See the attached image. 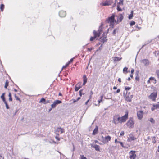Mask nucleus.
Wrapping results in <instances>:
<instances>
[{"mask_svg": "<svg viewBox=\"0 0 159 159\" xmlns=\"http://www.w3.org/2000/svg\"><path fill=\"white\" fill-rule=\"evenodd\" d=\"M103 25V24L102 23H101V25L99 27V29L98 31V32H97L96 31L94 30L93 31V33L94 34V37H91L90 38V41H92L93 40L96 38L97 37H99L100 36V35L102 33V26Z\"/></svg>", "mask_w": 159, "mask_h": 159, "instance_id": "obj_1", "label": "nucleus"}, {"mask_svg": "<svg viewBox=\"0 0 159 159\" xmlns=\"http://www.w3.org/2000/svg\"><path fill=\"white\" fill-rule=\"evenodd\" d=\"M115 15L113 14L111 16L109 17L106 21L107 23H110V25L112 28L114 27V22L116 23V20L115 19Z\"/></svg>", "mask_w": 159, "mask_h": 159, "instance_id": "obj_2", "label": "nucleus"}, {"mask_svg": "<svg viewBox=\"0 0 159 159\" xmlns=\"http://www.w3.org/2000/svg\"><path fill=\"white\" fill-rule=\"evenodd\" d=\"M134 120L132 117H131L127 122L126 125L129 128H132L134 127Z\"/></svg>", "mask_w": 159, "mask_h": 159, "instance_id": "obj_3", "label": "nucleus"}, {"mask_svg": "<svg viewBox=\"0 0 159 159\" xmlns=\"http://www.w3.org/2000/svg\"><path fill=\"white\" fill-rule=\"evenodd\" d=\"M157 91L152 93L148 96V98L153 101H155L156 98L157 97Z\"/></svg>", "mask_w": 159, "mask_h": 159, "instance_id": "obj_4", "label": "nucleus"}, {"mask_svg": "<svg viewBox=\"0 0 159 159\" xmlns=\"http://www.w3.org/2000/svg\"><path fill=\"white\" fill-rule=\"evenodd\" d=\"M113 121L116 125L118 124L119 123H120V117L118 115L114 116H113Z\"/></svg>", "mask_w": 159, "mask_h": 159, "instance_id": "obj_5", "label": "nucleus"}, {"mask_svg": "<svg viewBox=\"0 0 159 159\" xmlns=\"http://www.w3.org/2000/svg\"><path fill=\"white\" fill-rule=\"evenodd\" d=\"M133 98V95L129 92H126L125 95V100L128 102H130Z\"/></svg>", "mask_w": 159, "mask_h": 159, "instance_id": "obj_6", "label": "nucleus"}, {"mask_svg": "<svg viewBox=\"0 0 159 159\" xmlns=\"http://www.w3.org/2000/svg\"><path fill=\"white\" fill-rule=\"evenodd\" d=\"M128 112L127 111H126L125 115L120 117V123L125 122L128 118Z\"/></svg>", "mask_w": 159, "mask_h": 159, "instance_id": "obj_7", "label": "nucleus"}, {"mask_svg": "<svg viewBox=\"0 0 159 159\" xmlns=\"http://www.w3.org/2000/svg\"><path fill=\"white\" fill-rule=\"evenodd\" d=\"M116 17L117 18V20L116 22V24H118L121 22L124 18V16L122 14H119L116 15Z\"/></svg>", "mask_w": 159, "mask_h": 159, "instance_id": "obj_8", "label": "nucleus"}, {"mask_svg": "<svg viewBox=\"0 0 159 159\" xmlns=\"http://www.w3.org/2000/svg\"><path fill=\"white\" fill-rule=\"evenodd\" d=\"M135 151H131L129 152L130 159H135L136 157V155L135 154Z\"/></svg>", "mask_w": 159, "mask_h": 159, "instance_id": "obj_9", "label": "nucleus"}, {"mask_svg": "<svg viewBox=\"0 0 159 159\" xmlns=\"http://www.w3.org/2000/svg\"><path fill=\"white\" fill-rule=\"evenodd\" d=\"M102 142L105 143H107L111 140V137L110 136H107L105 137L102 136Z\"/></svg>", "mask_w": 159, "mask_h": 159, "instance_id": "obj_10", "label": "nucleus"}, {"mask_svg": "<svg viewBox=\"0 0 159 159\" xmlns=\"http://www.w3.org/2000/svg\"><path fill=\"white\" fill-rule=\"evenodd\" d=\"M61 101L59 100H56L51 105L52 108H55L57 105L61 103Z\"/></svg>", "mask_w": 159, "mask_h": 159, "instance_id": "obj_11", "label": "nucleus"}, {"mask_svg": "<svg viewBox=\"0 0 159 159\" xmlns=\"http://www.w3.org/2000/svg\"><path fill=\"white\" fill-rule=\"evenodd\" d=\"M136 139L132 134H130L129 135L127 141L131 142L132 141L135 140Z\"/></svg>", "mask_w": 159, "mask_h": 159, "instance_id": "obj_12", "label": "nucleus"}, {"mask_svg": "<svg viewBox=\"0 0 159 159\" xmlns=\"http://www.w3.org/2000/svg\"><path fill=\"white\" fill-rule=\"evenodd\" d=\"M143 112L142 111H139L137 112L138 118L139 120H141L143 116Z\"/></svg>", "mask_w": 159, "mask_h": 159, "instance_id": "obj_13", "label": "nucleus"}, {"mask_svg": "<svg viewBox=\"0 0 159 159\" xmlns=\"http://www.w3.org/2000/svg\"><path fill=\"white\" fill-rule=\"evenodd\" d=\"M59 132H60L61 133H63L64 132L63 129L61 128H57V129L55 133L57 135L59 136V134L58 133Z\"/></svg>", "mask_w": 159, "mask_h": 159, "instance_id": "obj_14", "label": "nucleus"}, {"mask_svg": "<svg viewBox=\"0 0 159 159\" xmlns=\"http://www.w3.org/2000/svg\"><path fill=\"white\" fill-rule=\"evenodd\" d=\"M112 3V2L111 1H106L104 2L101 3V5L103 6H109L111 5Z\"/></svg>", "mask_w": 159, "mask_h": 159, "instance_id": "obj_15", "label": "nucleus"}, {"mask_svg": "<svg viewBox=\"0 0 159 159\" xmlns=\"http://www.w3.org/2000/svg\"><path fill=\"white\" fill-rule=\"evenodd\" d=\"M82 87L81 82H79L75 86V91H77L80 88Z\"/></svg>", "mask_w": 159, "mask_h": 159, "instance_id": "obj_16", "label": "nucleus"}, {"mask_svg": "<svg viewBox=\"0 0 159 159\" xmlns=\"http://www.w3.org/2000/svg\"><path fill=\"white\" fill-rule=\"evenodd\" d=\"M66 12L63 11H61L59 12V16L61 17H64L66 16Z\"/></svg>", "mask_w": 159, "mask_h": 159, "instance_id": "obj_17", "label": "nucleus"}, {"mask_svg": "<svg viewBox=\"0 0 159 159\" xmlns=\"http://www.w3.org/2000/svg\"><path fill=\"white\" fill-rule=\"evenodd\" d=\"M141 62H142L146 66H148L149 64L148 60L147 59H144L141 60Z\"/></svg>", "mask_w": 159, "mask_h": 159, "instance_id": "obj_18", "label": "nucleus"}, {"mask_svg": "<svg viewBox=\"0 0 159 159\" xmlns=\"http://www.w3.org/2000/svg\"><path fill=\"white\" fill-rule=\"evenodd\" d=\"M121 58H120L117 57H115L113 59V61L115 63H116L117 61H120Z\"/></svg>", "mask_w": 159, "mask_h": 159, "instance_id": "obj_19", "label": "nucleus"}, {"mask_svg": "<svg viewBox=\"0 0 159 159\" xmlns=\"http://www.w3.org/2000/svg\"><path fill=\"white\" fill-rule=\"evenodd\" d=\"M98 130V128L97 126H96L94 130H93L92 134L93 135H95L97 133Z\"/></svg>", "mask_w": 159, "mask_h": 159, "instance_id": "obj_20", "label": "nucleus"}, {"mask_svg": "<svg viewBox=\"0 0 159 159\" xmlns=\"http://www.w3.org/2000/svg\"><path fill=\"white\" fill-rule=\"evenodd\" d=\"M83 85H84L85 84L87 83V79L86 75H84L83 77Z\"/></svg>", "mask_w": 159, "mask_h": 159, "instance_id": "obj_21", "label": "nucleus"}, {"mask_svg": "<svg viewBox=\"0 0 159 159\" xmlns=\"http://www.w3.org/2000/svg\"><path fill=\"white\" fill-rule=\"evenodd\" d=\"M158 108V106L157 104H154L153 105V106L151 108V110L152 111H153L154 110L157 109Z\"/></svg>", "mask_w": 159, "mask_h": 159, "instance_id": "obj_22", "label": "nucleus"}, {"mask_svg": "<svg viewBox=\"0 0 159 159\" xmlns=\"http://www.w3.org/2000/svg\"><path fill=\"white\" fill-rule=\"evenodd\" d=\"M93 147L95 148V150H96L97 151H99V150H100L99 147L98 145H94Z\"/></svg>", "mask_w": 159, "mask_h": 159, "instance_id": "obj_23", "label": "nucleus"}, {"mask_svg": "<svg viewBox=\"0 0 159 159\" xmlns=\"http://www.w3.org/2000/svg\"><path fill=\"white\" fill-rule=\"evenodd\" d=\"M5 95V93H3L2 94L1 96V99L2 100L3 102L6 101L4 97Z\"/></svg>", "mask_w": 159, "mask_h": 159, "instance_id": "obj_24", "label": "nucleus"}, {"mask_svg": "<svg viewBox=\"0 0 159 159\" xmlns=\"http://www.w3.org/2000/svg\"><path fill=\"white\" fill-rule=\"evenodd\" d=\"M149 79L151 80H153V83L154 84L156 83V80L155 79V78L154 77H150Z\"/></svg>", "mask_w": 159, "mask_h": 159, "instance_id": "obj_25", "label": "nucleus"}, {"mask_svg": "<svg viewBox=\"0 0 159 159\" xmlns=\"http://www.w3.org/2000/svg\"><path fill=\"white\" fill-rule=\"evenodd\" d=\"M8 96L9 97V101H12V97H11V93L10 92H9V93Z\"/></svg>", "mask_w": 159, "mask_h": 159, "instance_id": "obj_26", "label": "nucleus"}, {"mask_svg": "<svg viewBox=\"0 0 159 159\" xmlns=\"http://www.w3.org/2000/svg\"><path fill=\"white\" fill-rule=\"evenodd\" d=\"M103 96H101L100 97L101 99L100 100H98V106H99L100 105V103L102 102V100Z\"/></svg>", "mask_w": 159, "mask_h": 159, "instance_id": "obj_27", "label": "nucleus"}, {"mask_svg": "<svg viewBox=\"0 0 159 159\" xmlns=\"http://www.w3.org/2000/svg\"><path fill=\"white\" fill-rule=\"evenodd\" d=\"M3 102L5 105L6 108L7 109H9V106L8 105L6 101H5Z\"/></svg>", "mask_w": 159, "mask_h": 159, "instance_id": "obj_28", "label": "nucleus"}, {"mask_svg": "<svg viewBox=\"0 0 159 159\" xmlns=\"http://www.w3.org/2000/svg\"><path fill=\"white\" fill-rule=\"evenodd\" d=\"M118 29L117 28L114 29L112 33V34L113 35H115L116 34V33L118 31Z\"/></svg>", "mask_w": 159, "mask_h": 159, "instance_id": "obj_29", "label": "nucleus"}, {"mask_svg": "<svg viewBox=\"0 0 159 159\" xmlns=\"http://www.w3.org/2000/svg\"><path fill=\"white\" fill-rule=\"evenodd\" d=\"M4 8V5L3 4H2L1 5L0 9L2 11H3Z\"/></svg>", "mask_w": 159, "mask_h": 159, "instance_id": "obj_30", "label": "nucleus"}, {"mask_svg": "<svg viewBox=\"0 0 159 159\" xmlns=\"http://www.w3.org/2000/svg\"><path fill=\"white\" fill-rule=\"evenodd\" d=\"M14 96H15V98L16 99V100H19L20 102H21V100H20V98L18 96H17L16 95V94H14Z\"/></svg>", "mask_w": 159, "mask_h": 159, "instance_id": "obj_31", "label": "nucleus"}, {"mask_svg": "<svg viewBox=\"0 0 159 159\" xmlns=\"http://www.w3.org/2000/svg\"><path fill=\"white\" fill-rule=\"evenodd\" d=\"M8 81L7 80L5 82V85L4 87L5 88H7V87L8 86Z\"/></svg>", "mask_w": 159, "mask_h": 159, "instance_id": "obj_32", "label": "nucleus"}, {"mask_svg": "<svg viewBox=\"0 0 159 159\" xmlns=\"http://www.w3.org/2000/svg\"><path fill=\"white\" fill-rule=\"evenodd\" d=\"M127 70H128L127 68L126 67L124 68L123 69V72L124 73L125 72H126V73H127Z\"/></svg>", "mask_w": 159, "mask_h": 159, "instance_id": "obj_33", "label": "nucleus"}, {"mask_svg": "<svg viewBox=\"0 0 159 159\" xmlns=\"http://www.w3.org/2000/svg\"><path fill=\"white\" fill-rule=\"evenodd\" d=\"M69 63H68V62H67L66 65H65V66H64L62 68V69H61V70H62L63 69V68H66L67 66H68L69 65Z\"/></svg>", "mask_w": 159, "mask_h": 159, "instance_id": "obj_34", "label": "nucleus"}, {"mask_svg": "<svg viewBox=\"0 0 159 159\" xmlns=\"http://www.w3.org/2000/svg\"><path fill=\"white\" fill-rule=\"evenodd\" d=\"M149 120L152 124L155 123V120L152 118H151Z\"/></svg>", "mask_w": 159, "mask_h": 159, "instance_id": "obj_35", "label": "nucleus"}, {"mask_svg": "<svg viewBox=\"0 0 159 159\" xmlns=\"http://www.w3.org/2000/svg\"><path fill=\"white\" fill-rule=\"evenodd\" d=\"M45 99L43 98H42L39 102V103H41L43 102H45Z\"/></svg>", "mask_w": 159, "mask_h": 159, "instance_id": "obj_36", "label": "nucleus"}, {"mask_svg": "<svg viewBox=\"0 0 159 159\" xmlns=\"http://www.w3.org/2000/svg\"><path fill=\"white\" fill-rule=\"evenodd\" d=\"M123 0H120V1H119V2L118 3V4H119L120 5H123Z\"/></svg>", "mask_w": 159, "mask_h": 159, "instance_id": "obj_37", "label": "nucleus"}, {"mask_svg": "<svg viewBox=\"0 0 159 159\" xmlns=\"http://www.w3.org/2000/svg\"><path fill=\"white\" fill-rule=\"evenodd\" d=\"M156 73L157 74V77L159 79V70H157Z\"/></svg>", "mask_w": 159, "mask_h": 159, "instance_id": "obj_38", "label": "nucleus"}, {"mask_svg": "<svg viewBox=\"0 0 159 159\" xmlns=\"http://www.w3.org/2000/svg\"><path fill=\"white\" fill-rule=\"evenodd\" d=\"M135 22L134 21H132L130 23V25L131 26H132L133 25H134L135 24Z\"/></svg>", "mask_w": 159, "mask_h": 159, "instance_id": "obj_39", "label": "nucleus"}, {"mask_svg": "<svg viewBox=\"0 0 159 159\" xmlns=\"http://www.w3.org/2000/svg\"><path fill=\"white\" fill-rule=\"evenodd\" d=\"M117 10L118 11H122L121 9L120 8L119 6V5H118L117 6Z\"/></svg>", "mask_w": 159, "mask_h": 159, "instance_id": "obj_40", "label": "nucleus"}, {"mask_svg": "<svg viewBox=\"0 0 159 159\" xmlns=\"http://www.w3.org/2000/svg\"><path fill=\"white\" fill-rule=\"evenodd\" d=\"M130 89L131 88L129 87H125V90H130Z\"/></svg>", "mask_w": 159, "mask_h": 159, "instance_id": "obj_41", "label": "nucleus"}, {"mask_svg": "<svg viewBox=\"0 0 159 159\" xmlns=\"http://www.w3.org/2000/svg\"><path fill=\"white\" fill-rule=\"evenodd\" d=\"M133 17V15H132V14H130L128 16V18L129 19H130L132 18Z\"/></svg>", "mask_w": 159, "mask_h": 159, "instance_id": "obj_42", "label": "nucleus"}, {"mask_svg": "<svg viewBox=\"0 0 159 159\" xmlns=\"http://www.w3.org/2000/svg\"><path fill=\"white\" fill-rule=\"evenodd\" d=\"M74 59V58H72L71 59H70V60L68 62V63H69V64L70 63L72 62L73 61Z\"/></svg>", "mask_w": 159, "mask_h": 159, "instance_id": "obj_43", "label": "nucleus"}, {"mask_svg": "<svg viewBox=\"0 0 159 159\" xmlns=\"http://www.w3.org/2000/svg\"><path fill=\"white\" fill-rule=\"evenodd\" d=\"M118 143H120V145L122 147H125L124 146V145H123L122 142L120 141V142H118Z\"/></svg>", "mask_w": 159, "mask_h": 159, "instance_id": "obj_44", "label": "nucleus"}, {"mask_svg": "<svg viewBox=\"0 0 159 159\" xmlns=\"http://www.w3.org/2000/svg\"><path fill=\"white\" fill-rule=\"evenodd\" d=\"M135 79L136 80H137L138 81H139V76H136Z\"/></svg>", "mask_w": 159, "mask_h": 159, "instance_id": "obj_45", "label": "nucleus"}, {"mask_svg": "<svg viewBox=\"0 0 159 159\" xmlns=\"http://www.w3.org/2000/svg\"><path fill=\"white\" fill-rule=\"evenodd\" d=\"M83 90L81 89L80 91V96H81L82 94V91Z\"/></svg>", "mask_w": 159, "mask_h": 159, "instance_id": "obj_46", "label": "nucleus"}, {"mask_svg": "<svg viewBox=\"0 0 159 159\" xmlns=\"http://www.w3.org/2000/svg\"><path fill=\"white\" fill-rule=\"evenodd\" d=\"M81 156V159H87V158L84 157L83 155H82Z\"/></svg>", "mask_w": 159, "mask_h": 159, "instance_id": "obj_47", "label": "nucleus"}, {"mask_svg": "<svg viewBox=\"0 0 159 159\" xmlns=\"http://www.w3.org/2000/svg\"><path fill=\"white\" fill-rule=\"evenodd\" d=\"M120 134V136L123 135L124 134V131H121Z\"/></svg>", "mask_w": 159, "mask_h": 159, "instance_id": "obj_48", "label": "nucleus"}, {"mask_svg": "<svg viewBox=\"0 0 159 159\" xmlns=\"http://www.w3.org/2000/svg\"><path fill=\"white\" fill-rule=\"evenodd\" d=\"M120 89H118L117 90L116 92H114V93H118L120 92Z\"/></svg>", "mask_w": 159, "mask_h": 159, "instance_id": "obj_49", "label": "nucleus"}, {"mask_svg": "<svg viewBox=\"0 0 159 159\" xmlns=\"http://www.w3.org/2000/svg\"><path fill=\"white\" fill-rule=\"evenodd\" d=\"M139 72L138 71H137L136 72L135 75L136 76H139Z\"/></svg>", "mask_w": 159, "mask_h": 159, "instance_id": "obj_50", "label": "nucleus"}, {"mask_svg": "<svg viewBox=\"0 0 159 159\" xmlns=\"http://www.w3.org/2000/svg\"><path fill=\"white\" fill-rule=\"evenodd\" d=\"M58 136L57 135V136H56L55 137V138L58 141L60 140V138L58 137Z\"/></svg>", "mask_w": 159, "mask_h": 159, "instance_id": "obj_51", "label": "nucleus"}, {"mask_svg": "<svg viewBox=\"0 0 159 159\" xmlns=\"http://www.w3.org/2000/svg\"><path fill=\"white\" fill-rule=\"evenodd\" d=\"M106 38V37L104 39V38H103V39H102V42L104 43L106 40H105Z\"/></svg>", "mask_w": 159, "mask_h": 159, "instance_id": "obj_52", "label": "nucleus"}, {"mask_svg": "<svg viewBox=\"0 0 159 159\" xmlns=\"http://www.w3.org/2000/svg\"><path fill=\"white\" fill-rule=\"evenodd\" d=\"M134 71V70L132 68L131 70V74H133Z\"/></svg>", "mask_w": 159, "mask_h": 159, "instance_id": "obj_53", "label": "nucleus"}, {"mask_svg": "<svg viewBox=\"0 0 159 159\" xmlns=\"http://www.w3.org/2000/svg\"><path fill=\"white\" fill-rule=\"evenodd\" d=\"M92 48H89L88 49V50L89 51H91L92 50Z\"/></svg>", "mask_w": 159, "mask_h": 159, "instance_id": "obj_54", "label": "nucleus"}, {"mask_svg": "<svg viewBox=\"0 0 159 159\" xmlns=\"http://www.w3.org/2000/svg\"><path fill=\"white\" fill-rule=\"evenodd\" d=\"M118 141L117 140V139H116L115 140V143H118Z\"/></svg>", "mask_w": 159, "mask_h": 159, "instance_id": "obj_55", "label": "nucleus"}, {"mask_svg": "<svg viewBox=\"0 0 159 159\" xmlns=\"http://www.w3.org/2000/svg\"><path fill=\"white\" fill-rule=\"evenodd\" d=\"M118 80L120 83L121 82V79L120 78H119L118 79Z\"/></svg>", "mask_w": 159, "mask_h": 159, "instance_id": "obj_56", "label": "nucleus"}, {"mask_svg": "<svg viewBox=\"0 0 159 159\" xmlns=\"http://www.w3.org/2000/svg\"><path fill=\"white\" fill-rule=\"evenodd\" d=\"M77 101V100H75V99H73V103H75V102H76Z\"/></svg>", "mask_w": 159, "mask_h": 159, "instance_id": "obj_57", "label": "nucleus"}, {"mask_svg": "<svg viewBox=\"0 0 159 159\" xmlns=\"http://www.w3.org/2000/svg\"><path fill=\"white\" fill-rule=\"evenodd\" d=\"M89 100H88L86 101V102H85V105H87V104H88V102H89Z\"/></svg>", "mask_w": 159, "mask_h": 159, "instance_id": "obj_58", "label": "nucleus"}, {"mask_svg": "<svg viewBox=\"0 0 159 159\" xmlns=\"http://www.w3.org/2000/svg\"><path fill=\"white\" fill-rule=\"evenodd\" d=\"M49 102H49V101L48 100V101H47L45 102H44V104H46L47 103H49Z\"/></svg>", "mask_w": 159, "mask_h": 159, "instance_id": "obj_59", "label": "nucleus"}, {"mask_svg": "<svg viewBox=\"0 0 159 159\" xmlns=\"http://www.w3.org/2000/svg\"><path fill=\"white\" fill-rule=\"evenodd\" d=\"M133 74H131L130 76V77L132 78L133 77Z\"/></svg>", "mask_w": 159, "mask_h": 159, "instance_id": "obj_60", "label": "nucleus"}, {"mask_svg": "<svg viewBox=\"0 0 159 159\" xmlns=\"http://www.w3.org/2000/svg\"><path fill=\"white\" fill-rule=\"evenodd\" d=\"M113 89L114 90H115L117 89V87L116 86H114Z\"/></svg>", "mask_w": 159, "mask_h": 159, "instance_id": "obj_61", "label": "nucleus"}, {"mask_svg": "<svg viewBox=\"0 0 159 159\" xmlns=\"http://www.w3.org/2000/svg\"><path fill=\"white\" fill-rule=\"evenodd\" d=\"M4 158L3 157L0 155V159H3Z\"/></svg>", "mask_w": 159, "mask_h": 159, "instance_id": "obj_62", "label": "nucleus"}, {"mask_svg": "<svg viewBox=\"0 0 159 159\" xmlns=\"http://www.w3.org/2000/svg\"><path fill=\"white\" fill-rule=\"evenodd\" d=\"M133 11H131V14H132V15H133Z\"/></svg>", "mask_w": 159, "mask_h": 159, "instance_id": "obj_63", "label": "nucleus"}, {"mask_svg": "<svg viewBox=\"0 0 159 159\" xmlns=\"http://www.w3.org/2000/svg\"><path fill=\"white\" fill-rule=\"evenodd\" d=\"M157 105L158 106V108H159V102H158V104H157Z\"/></svg>", "mask_w": 159, "mask_h": 159, "instance_id": "obj_64", "label": "nucleus"}]
</instances>
